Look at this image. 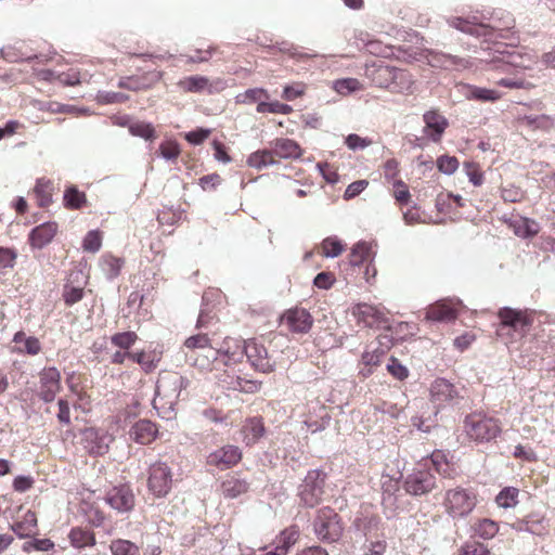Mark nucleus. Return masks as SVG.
Listing matches in <instances>:
<instances>
[{
    "instance_id": "obj_20",
    "label": "nucleus",
    "mask_w": 555,
    "mask_h": 555,
    "mask_svg": "<svg viewBox=\"0 0 555 555\" xmlns=\"http://www.w3.org/2000/svg\"><path fill=\"white\" fill-rule=\"evenodd\" d=\"M111 441L112 438L106 433L96 428L89 427L82 431L83 447L91 455L105 454Z\"/></svg>"
},
{
    "instance_id": "obj_31",
    "label": "nucleus",
    "mask_w": 555,
    "mask_h": 555,
    "mask_svg": "<svg viewBox=\"0 0 555 555\" xmlns=\"http://www.w3.org/2000/svg\"><path fill=\"white\" fill-rule=\"evenodd\" d=\"M162 359V353L156 350L145 351L138 350L131 351L130 361L139 364L141 369L146 373H152L156 370L159 361Z\"/></svg>"
},
{
    "instance_id": "obj_38",
    "label": "nucleus",
    "mask_w": 555,
    "mask_h": 555,
    "mask_svg": "<svg viewBox=\"0 0 555 555\" xmlns=\"http://www.w3.org/2000/svg\"><path fill=\"white\" fill-rule=\"evenodd\" d=\"M13 343L23 344V347L15 348L18 353L36 356L41 351V344L37 337L26 336L25 332L18 331L13 336Z\"/></svg>"
},
{
    "instance_id": "obj_43",
    "label": "nucleus",
    "mask_w": 555,
    "mask_h": 555,
    "mask_svg": "<svg viewBox=\"0 0 555 555\" xmlns=\"http://www.w3.org/2000/svg\"><path fill=\"white\" fill-rule=\"evenodd\" d=\"M209 86V79L205 76L194 75L184 77L178 81V87L183 92H202Z\"/></svg>"
},
{
    "instance_id": "obj_45",
    "label": "nucleus",
    "mask_w": 555,
    "mask_h": 555,
    "mask_svg": "<svg viewBox=\"0 0 555 555\" xmlns=\"http://www.w3.org/2000/svg\"><path fill=\"white\" fill-rule=\"evenodd\" d=\"M163 77L162 72H153L150 73L147 77H143L144 80H149L147 82H141L140 78H133L130 77L127 79V81H121L119 83L120 87L131 89V90H141V89H147L158 82Z\"/></svg>"
},
{
    "instance_id": "obj_12",
    "label": "nucleus",
    "mask_w": 555,
    "mask_h": 555,
    "mask_svg": "<svg viewBox=\"0 0 555 555\" xmlns=\"http://www.w3.org/2000/svg\"><path fill=\"white\" fill-rule=\"evenodd\" d=\"M312 315L304 308L295 307L288 309L281 317V325L296 334L308 333L312 327Z\"/></svg>"
},
{
    "instance_id": "obj_18",
    "label": "nucleus",
    "mask_w": 555,
    "mask_h": 555,
    "mask_svg": "<svg viewBox=\"0 0 555 555\" xmlns=\"http://www.w3.org/2000/svg\"><path fill=\"white\" fill-rule=\"evenodd\" d=\"M216 349L218 351V364H236L244 357V341L237 338L225 337L221 344L216 346Z\"/></svg>"
},
{
    "instance_id": "obj_26",
    "label": "nucleus",
    "mask_w": 555,
    "mask_h": 555,
    "mask_svg": "<svg viewBox=\"0 0 555 555\" xmlns=\"http://www.w3.org/2000/svg\"><path fill=\"white\" fill-rule=\"evenodd\" d=\"M518 530H525L532 534L543 537L548 533L550 525L544 515L530 513L516 524Z\"/></svg>"
},
{
    "instance_id": "obj_42",
    "label": "nucleus",
    "mask_w": 555,
    "mask_h": 555,
    "mask_svg": "<svg viewBox=\"0 0 555 555\" xmlns=\"http://www.w3.org/2000/svg\"><path fill=\"white\" fill-rule=\"evenodd\" d=\"M472 528L474 533L483 540H490L499 532V524L489 518L477 519Z\"/></svg>"
},
{
    "instance_id": "obj_50",
    "label": "nucleus",
    "mask_w": 555,
    "mask_h": 555,
    "mask_svg": "<svg viewBox=\"0 0 555 555\" xmlns=\"http://www.w3.org/2000/svg\"><path fill=\"white\" fill-rule=\"evenodd\" d=\"M333 88L337 93L348 95L351 92L363 90V85L357 78H343L335 80Z\"/></svg>"
},
{
    "instance_id": "obj_37",
    "label": "nucleus",
    "mask_w": 555,
    "mask_h": 555,
    "mask_svg": "<svg viewBox=\"0 0 555 555\" xmlns=\"http://www.w3.org/2000/svg\"><path fill=\"white\" fill-rule=\"evenodd\" d=\"M68 539L70 541L72 546H74L75 548L94 546L96 542L94 532L81 527L72 528L68 534Z\"/></svg>"
},
{
    "instance_id": "obj_16",
    "label": "nucleus",
    "mask_w": 555,
    "mask_h": 555,
    "mask_svg": "<svg viewBox=\"0 0 555 555\" xmlns=\"http://www.w3.org/2000/svg\"><path fill=\"white\" fill-rule=\"evenodd\" d=\"M425 124L423 132L433 142L439 143L449 127L448 119L437 108H431L423 114Z\"/></svg>"
},
{
    "instance_id": "obj_19",
    "label": "nucleus",
    "mask_w": 555,
    "mask_h": 555,
    "mask_svg": "<svg viewBox=\"0 0 555 555\" xmlns=\"http://www.w3.org/2000/svg\"><path fill=\"white\" fill-rule=\"evenodd\" d=\"M429 393L430 401L437 408L452 403L459 398V391L454 385L444 378H436L430 385Z\"/></svg>"
},
{
    "instance_id": "obj_44",
    "label": "nucleus",
    "mask_w": 555,
    "mask_h": 555,
    "mask_svg": "<svg viewBox=\"0 0 555 555\" xmlns=\"http://www.w3.org/2000/svg\"><path fill=\"white\" fill-rule=\"evenodd\" d=\"M125 260L112 254H104L101 257L100 266L108 279H115L119 275Z\"/></svg>"
},
{
    "instance_id": "obj_41",
    "label": "nucleus",
    "mask_w": 555,
    "mask_h": 555,
    "mask_svg": "<svg viewBox=\"0 0 555 555\" xmlns=\"http://www.w3.org/2000/svg\"><path fill=\"white\" fill-rule=\"evenodd\" d=\"M427 464L435 468V470L444 478H451L453 475V468L448 461L447 454L441 450H436L431 453L429 460H426Z\"/></svg>"
},
{
    "instance_id": "obj_59",
    "label": "nucleus",
    "mask_w": 555,
    "mask_h": 555,
    "mask_svg": "<svg viewBox=\"0 0 555 555\" xmlns=\"http://www.w3.org/2000/svg\"><path fill=\"white\" fill-rule=\"evenodd\" d=\"M231 388L246 393H255L260 390L261 383L237 376L235 382L232 383Z\"/></svg>"
},
{
    "instance_id": "obj_53",
    "label": "nucleus",
    "mask_w": 555,
    "mask_h": 555,
    "mask_svg": "<svg viewBox=\"0 0 555 555\" xmlns=\"http://www.w3.org/2000/svg\"><path fill=\"white\" fill-rule=\"evenodd\" d=\"M258 113H273V114H283L288 115L293 112V107L288 104L281 103L279 101L274 102H259L257 105Z\"/></svg>"
},
{
    "instance_id": "obj_25",
    "label": "nucleus",
    "mask_w": 555,
    "mask_h": 555,
    "mask_svg": "<svg viewBox=\"0 0 555 555\" xmlns=\"http://www.w3.org/2000/svg\"><path fill=\"white\" fill-rule=\"evenodd\" d=\"M10 529L20 538L26 539L37 534L38 519L34 511H26L20 518L10 525Z\"/></svg>"
},
{
    "instance_id": "obj_17",
    "label": "nucleus",
    "mask_w": 555,
    "mask_h": 555,
    "mask_svg": "<svg viewBox=\"0 0 555 555\" xmlns=\"http://www.w3.org/2000/svg\"><path fill=\"white\" fill-rule=\"evenodd\" d=\"M106 503L119 513L130 512L134 507L135 498L127 485L113 487L106 492Z\"/></svg>"
},
{
    "instance_id": "obj_15",
    "label": "nucleus",
    "mask_w": 555,
    "mask_h": 555,
    "mask_svg": "<svg viewBox=\"0 0 555 555\" xmlns=\"http://www.w3.org/2000/svg\"><path fill=\"white\" fill-rule=\"evenodd\" d=\"M61 389L60 371L56 367H44L39 373V398L44 402H52Z\"/></svg>"
},
{
    "instance_id": "obj_9",
    "label": "nucleus",
    "mask_w": 555,
    "mask_h": 555,
    "mask_svg": "<svg viewBox=\"0 0 555 555\" xmlns=\"http://www.w3.org/2000/svg\"><path fill=\"white\" fill-rule=\"evenodd\" d=\"M391 339L388 335H380L378 345H369L361 356L360 364L362 365L360 374L367 377L373 373L374 367L382 363L383 358L390 349Z\"/></svg>"
},
{
    "instance_id": "obj_36",
    "label": "nucleus",
    "mask_w": 555,
    "mask_h": 555,
    "mask_svg": "<svg viewBox=\"0 0 555 555\" xmlns=\"http://www.w3.org/2000/svg\"><path fill=\"white\" fill-rule=\"evenodd\" d=\"M63 203L69 210H79L87 206L88 199L85 192L79 191L76 185H70L64 191Z\"/></svg>"
},
{
    "instance_id": "obj_10",
    "label": "nucleus",
    "mask_w": 555,
    "mask_h": 555,
    "mask_svg": "<svg viewBox=\"0 0 555 555\" xmlns=\"http://www.w3.org/2000/svg\"><path fill=\"white\" fill-rule=\"evenodd\" d=\"M353 315L358 319L359 323H363L367 327L374 328H383L390 330L391 322L388 317V312H386L383 308L367 305V304H358L353 308Z\"/></svg>"
},
{
    "instance_id": "obj_5",
    "label": "nucleus",
    "mask_w": 555,
    "mask_h": 555,
    "mask_svg": "<svg viewBox=\"0 0 555 555\" xmlns=\"http://www.w3.org/2000/svg\"><path fill=\"white\" fill-rule=\"evenodd\" d=\"M450 25L463 33L476 36V37H495V38H507V33L514 28L515 21L508 16L507 22L500 26H491L478 20L477 16L469 18L453 17L450 21Z\"/></svg>"
},
{
    "instance_id": "obj_39",
    "label": "nucleus",
    "mask_w": 555,
    "mask_h": 555,
    "mask_svg": "<svg viewBox=\"0 0 555 555\" xmlns=\"http://www.w3.org/2000/svg\"><path fill=\"white\" fill-rule=\"evenodd\" d=\"M183 383V377L176 373H166L165 375H160L156 383V392L158 395L167 396L170 387H172V393L179 395L180 388Z\"/></svg>"
},
{
    "instance_id": "obj_47",
    "label": "nucleus",
    "mask_w": 555,
    "mask_h": 555,
    "mask_svg": "<svg viewBox=\"0 0 555 555\" xmlns=\"http://www.w3.org/2000/svg\"><path fill=\"white\" fill-rule=\"evenodd\" d=\"M519 490L515 487H505L495 496L499 507L511 508L518 504Z\"/></svg>"
},
{
    "instance_id": "obj_62",
    "label": "nucleus",
    "mask_w": 555,
    "mask_h": 555,
    "mask_svg": "<svg viewBox=\"0 0 555 555\" xmlns=\"http://www.w3.org/2000/svg\"><path fill=\"white\" fill-rule=\"evenodd\" d=\"M66 384L70 392L76 393L88 388V378L83 374L73 372L67 376Z\"/></svg>"
},
{
    "instance_id": "obj_51",
    "label": "nucleus",
    "mask_w": 555,
    "mask_h": 555,
    "mask_svg": "<svg viewBox=\"0 0 555 555\" xmlns=\"http://www.w3.org/2000/svg\"><path fill=\"white\" fill-rule=\"evenodd\" d=\"M345 250V245L336 237H326L321 243V255L337 257Z\"/></svg>"
},
{
    "instance_id": "obj_40",
    "label": "nucleus",
    "mask_w": 555,
    "mask_h": 555,
    "mask_svg": "<svg viewBox=\"0 0 555 555\" xmlns=\"http://www.w3.org/2000/svg\"><path fill=\"white\" fill-rule=\"evenodd\" d=\"M247 164L249 167L260 170L278 164V159L272 150H259L248 156Z\"/></svg>"
},
{
    "instance_id": "obj_34",
    "label": "nucleus",
    "mask_w": 555,
    "mask_h": 555,
    "mask_svg": "<svg viewBox=\"0 0 555 555\" xmlns=\"http://www.w3.org/2000/svg\"><path fill=\"white\" fill-rule=\"evenodd\" d=\"M54 191L53 182L47 178H40L36 181L33 193L36 197L37 205L41 208L50 206Z\"/></svg>"
},
{
    "instance_id": "obj_58",
    "label": "nucleus",
    "mask_w": 555,
    "mask_h": 555,
    "mask_svg": "<svg viewBox=\"0 0 555 555\" xmlns=\"http://www.w3.org/2000/svg\"><path fill=\"white\" fill-rule=\"evenodd\" d=\"M129 131L131 134L141 137L145 140H153L155 138V129L154 127L144 121H137L129 126Z\"/></svg>"
},
{
    "instance_id": "obj_52",
    "label": "nucleus",
    "mask_w": 555,
    "mask_h": 555,
    "mask_svg": "<svg viewBox=\"0 0 555 555\" xmlns=\"http://www.w3.org/2000/svg\"><path fill=\"white\" fill-rule=\"evenodd\" d=\"M494 83L496 86L508 88V89H530V88H532L531 82L526 80L524 77H520L517 75L495 79Z\"/></svg>"
},
{
    "instance_id": "obj_29",
    "label": "nucleus",
    "mask_w": 555,
    "mask_h": 555,
    "mask_svg": "<svg viewBox=\"0 0 555 555\" xmlns=\"http://www.w3.org/2000/svg\"><path fill=\"white\" fill-rule=\"evenodd\" d=\"M414 83V77L409 70L393 67L390 92L413 93Z\"/></svg>"
},
{
    "instance_id": "obj_32",
    "label": "nucleus",
    "mask_w": 555,
    "mask_h": 555,
    "mask_svg": "<svg viewBox=\"0 0 555 555\" xmlns=\"http://www.w3.org/2000/svg\"><path fill=\"white\" fill-rule=\"evenodd\" d=\"M264 425L261 417L247 418L242 426L243 441L247 446L255 444L264 435Z\"/></svg>"
},
{
    "instance_id": "obj_23",
    "label": "nucleus",
    "mask_w": 555,
    "mask_h": 555,
    "mask_svg": "<svg viewBox=\"0 0 555 555\" xmlns=\"http://www.w3.org/2000/svg\"><path fill=\"white\" fill-rule=\"evenodd\" d=\"M459 315L457 305L451 299L438 300L426 309V319L436 322H451Z\"/></svg>"
},
{
    "instance_id": "obj_60",
    "label": "nucleus",
    "mask_w": 555,
    "mask_h": 555,
    "mask_svg": "<svg viewBox=\"0 0 555 555\" xmlns=\"http://www.w3.org/2000/svg\"><path fill=\"white\" fill-rule=\"evenodd\" d=\"M388 373L398 380H404L409 377V370L397 358L391 357L387 364Z\"/></svg>"
},
{
    "instance_id": "obj_48",
    "label": "nucleus",
    "mask_w": 555,
    "mask_h": 555,
    "mask_svg": "<svg viewBox=\"0 0 555 555\" xmlns=\"http://www.w3.org/2000/svg\"><path fill=\"white\" fill-rule=\"evenodd\" d=\"M506 60H505V56L502 59L501 61V65L499 66V68H501L503 72H506L508 73L511 68H514V67H520V68H524V69H528V68H531L532 67V64L533 63H537V61H531V60H525L524 56L519 55V54H515V53H508L506 55Z\"/></svg>"
},
{
    "instance_id": "obj_11",
    "label": "nucleus",
    "mask_w": 555,
    "mask_h": 555,
    "mask_svg": "<svg viewBox=\"0 0 555 555\" xmlns=\"http://www.w3.org/2000/svg\"><path fill=\"white\" fill-rule=\"evenodd\" d=\"M244 356L251 366L262 373H270L274 370V362L268 353L263 344L256 339H248L244 341Z\"/></svg>"
},
{
    "instance_id": "obj_21",
    "label": "nucleus",
    "mask_w": 555,
    "mask_h": 555,
    "mask_svg": "<svg viewBox=\"0 0 555 555\" xmlns=\"http://www.w3.org/2000/svg\"><path fill=\"white\" fill-rule=\"evenodd\" d=\"M427 64L431 67L441 69H465L470 67L472 63L468 59L460 57L437 51H428L426 55Z\"/></svg>"
},
{
    "instance_id": "obj_27",
    "label": "nucleus",
    "mask_w": 555,
    "mask_h": 555,
    "mask_svg": "<svg viewBox=\"0 0 555 555\" xmlns=\"http://www.w3.org/2000/svg\"><path fill=\"white\" fill-rule=\"evenodd\" d=\"M129 434L137 443L150 444L156 439L158 428L149 420H140L131 427Z\"/></svg>"
},
{
    "instance_id": "obj_2",
    "label": "nucleus",
    "mask_w": 555,
    "mask_h": 555,
    "mask_svg": "<svg viewBox=\"0 0 555 555\" xmlns=\"http://www.w3.org/2000/svg\"><path fill=\"white\" fill-rule=\"evenodd\" d=\"M463 431L469 441L488 443L495 440L502 434V423L494 416L476 411L465 416Z\"/></svg>"
},
{
    "instance_id": "obj_6",
    "label": "nucleus",
    "mask_w": 555,
    "mask_h": 555,
    "mask_svg": "<svg viewBox=\"0 0 555 555\" xmlns=\"http://www.w3.org/2000/svg\"><path fill=\"white\" fill-rule=\"evenodd\" d=\"M326 473L321 469H311L307 473L298 489L300 502L307 507L320 504L324 494Z\"/></svg>"
},
{
    "instance_id": "obj_1",
    "label": "nucleus",
    "mask_w": 555,
    "mask_h": 555,
    "mask_svg": "<svg viewBox=\"0 0 555 555\" xmlns=\"http://www.w3.org/2000/svg\"><path fill=\"white\" fill-rule=\"evenodd\" d=\"M186 359L201 371H212L218 365V351L207 334H196L183 343Z\"/></svg>"
},
{
    "instance_id": "obj_3",
    "label": "nucleus",
    "mask_w": 555,
    "mask_h": 555,
    "mask_svg": "<svg viewBox=\"0 0 555 555\" xmlns=\"http://www.w3.org/2000/svg\"><path fill=\"white\" fill-rule=\"evenodd\" d=\"M477 503V492L472 488L461 486L447 489L441 501L446 514L452 519L467 517L475 509Z\"/></svg>"
},
{
    "instance_id": "obj_8",
    "label": "nucleus",
    "mask_w": 555,
    "mask_h": 555,
    "mask_svg": "<svg viewBox=\"0 0 555 555\" xmlns=\"http://www.w3.org/2000/svg\"><path fill=\"white\" fill-rule=\"evenodd\" d=\"M340 519L334 509L324 507L319 509L314 520V532L324 542H335L343 534Z\"/></svg>"
},
{
    "instance_id": "obj_61",
    "label": "nucleus",
    "mask_w": 555,
    "mask_h": 555,
    "mask_svg": "<svg viewBox=\"0 0 555 555\" xmlns=\"http://www.w3.org/2000/svg\"><path fill=\"white\" fill-rule=\"evenodd\" d=\"M460 166L459 159L455 156L442 155L437 158V168L446 175L454 173Z\"/></svg>"
},
{
    "instance_id": "obj_24",
    "label": "nucleus",
    "mask_w": 555,
    "mask_h": 555,
    "mask_svg": "<svg viewBox=\"0 0 555 555\" xmlns=\"http://www.w3.org/2000/svg\"><path fill=\"white\" fill-rule=\"evenodd\" d=\"M59 232V225L54 221H48L35 227L29 235L28 243L33 249H42L49 245Z\"/></svg>"
},
{
    "instance_id": "obj_46",
    "label": "nucleus",
    "mask_w": 555,
    "mask_h": 555,
    "mask_svg": "<svg viewBox=\"0 0 555 555\" xmlns=\"http://www.w3.org/2000/svg\"><path fill=\"white\" fill-rule=\"evenodd\" d=\"M139 339L135 332H118L111 336V344L121 350L131 351L130 349Z\"/></svg>"
},
{
    "instance_id": "obj_22",
    "label": "nucleus",
    "mask_w": 555,
    "mask_h": 555,
    "mask_svg": "<svg viewBox=\"0 0 555 555\" xmlns=\"http://www.w3.org/2000/svg\"><path fill=\"white\" fill-rule=\"evenodd\" d=\"M393 66L385 65L384 62H372L365 64L364 75L371 82L382 89L391 87Z\"/></svg>"
},
{
    "instance_id": "obj_35",
    "label": "nucleus",
    "mask_w": 555,
    "mask_h": 555,
    "mask_svg": "<svg viewBox=\"0 0 555 555\" xmlns=\"http://www.w3.org/2000/svg\"><path fill=\"white\" fill-rule=\"evenodd\" d=\"M300 538V529L297 525H291L283 529L275 538V545L287 555Z\"/></svg>"
},
{
    "instance_id": "obj_33",
    "label": "nucleus",
    "mask_w": 555,
    "mask_h": 555,
    "mask_svg": "<svg viewBox=\"0 0 555 555\" xmlns=\"http://www.w3.org/2000/svg\"><path fill=\"white\" fill-rule=\"evenodd\" d=\"M375 253L372 246L365 242H359L351 248L349 254V262L353 267L373 262Z\"/></svg>"
},
{
    "instance_id": "obj_54",
    "label": "nucleus",
    "mask_w": 555,
    "mask_h": 555,
    "mask_svg": "<svg viewBox=\"0 0 555 555\" xmlns=\"http://www.w3.org/2000/svg\"><path fill=\"white\" fill-rule=\"evenodd\" d=\"M463 169L466 176L468 177L469 181L475 186H480L483 183L485 176L478 163L465 162L463 164Z\"/></svg>"
},
{
    "instance_id": "obj_64",
    "label": "nucleus",
    "mask_w": 555,
    "mask_h": 555,
    "mask_svg": "<svg viewBox=\"0 0 555 555\" xmlns=\"http://www.w3.org/2000/svg\"><path fill=\"white\" fill-rule=\"evenodd\" d=\"M160 155L166 159H177L181 153L177 141L167 140L159 145Z\"/></svg>"
},
{
    "instance_id": "obj_63",
    "label": "nucleus",
    "mask_w": 555,
    "mask_h": 555,
    "mask_svg": "<svg viewBox=\"0 0 555 555\" xmlns=\"http://www.w3.org/2000/svg\"><path fill=\"white\" fill-rule=\"evenodd\" d=\"M63 298L66 306H73L83 298V287L66 284L63 291Z\"/></svg>"
},
{
    "instance_id": "obj_55",
    "label": "nucleus",
    "mask_w": 555,
    "mask_h": 555,
    "mask_svg": "<svg viewBox=\"0 0 555 555\" xmlns=\"http://www.w3.org/2000/svg\"><path fill=\"white\" fill-rule=\"evenodd\" d=\"M269 94L267 90L262 88H253L248 89L243 93L237 94L236 102L237 103H255L261 102V99H268Z\"/></svg>"
},
{
    "instance_id": "obj_56",
    "label": "nucleus",
    "mask_w": 555,
    "mask_h": 555,
    "mask_svg": "<svg viewBox=\"0 0 555 555\" xmlns=\"http://www.w3.org/2000/svg\"><path fill=\"white\" fill-rule=\"evenodd\" d=\"M501 197L505 203H520L525 198V192L519 186L506 184L501 189Z\"/></svg>"
},
{
    "instance_id": "obj_49",
    "label": "nucleus",
    "mask_w": 555,
    "mask_h": 555,
    "mask_svg": "<svg viewBox=\"0 0 555 555\" xmlns=\"http://www.w3.org/2000/svg\"><path fill=\"white\" fill-rule=\"evenodd\" d=\"M112 555H140L138 545L125 539H115L109 544Z\"/></svg>"
},
{
    "instance_id": "obj_13",
    "label": "nucleus",
    "mask_w": 555,
    "mask_h": 555,
    "mask_svg": "<svg viewBox=\"0 0 555 555\" xmlns=\"http://www.w3.org/2000/svg\"><path fill=\"white\" fill-rule=\"evenodd\" d=\"M149 489L156 496H165L171 488V472L166 463L157 462L150 467Z\"/></svg>"
},
{
    "instance_id": "obj_14",
    "label": "nucleus",
    "mask_w": 555,
    "mask_h": 555,
    "mask_svg": "<svg viewBox=\"0 0 555 555\" xmlns=\"http://www.w3.org/2000/svg\"><path fill=\"white\" fill-rule=\"evenodd\" d=\"M243 457L238 447L225 444L208 454L206 463L220 470L230 469L241 462Z\"/></svg>"
},
{
    "instance_id": "obj_4",
    "label": "nucleus",
    "mask_w": 555,
    "mask_h": 555,
    "mask_svg": "<svg viewBox=\"0 0 555 555\" xmlns=\"http://www.w3.org/2000/svg\"><path fill=\"white\" fill-rule=\"evenodd\" d=\"M498 317L501 321L496 330L499 336L509 335L511 331H514L524 337L533 324L534 311L504 307L499 310Z\"/></svg>"
},
{
    "instance_id": "obj_7",
    "label": "nucleus",
    "mask_w": 555,
    "mask_h": 555,
    "mask_svg": "<svg viewBox=\"0 0 555 555\" xmlns=\"http://www.w3.org/2000/svg\"><path fill=\"white\" fill-rule=\"evenodd\" d=\"M403 487L406 493L415 496L427 494L436 488V477L427 467L426 459L405 477Z\"/></svg>"
},
{
    "instance_id": "obj_28",
    "label": "nucleus",
    "mask_w": 555,
    "mask_h": 555,
    "mask_svg": "<svg viewBox=\"0 0 555 555\" xmlns=\"http://www.w3.org/2000/svg\"><path fill=\"white\" fill-rule=\"evenodd\" d=\"M275 158H299L302 154L300 145L287 138H280L271 143Z\"/></svg>"
},
{
    "instance_id": "obj_30",
    "label": "nucleus",
    "mask_w": 555,
    "mask_h": 555,
    "mask_svg": "<svg viewBox=\"0 0 555 555\" xmlns=\"http://www.w3.org/2000/svg\"><path fill=\"white\" fill-rule=\"evenodd\" d=\"M221 493L227 499H235L249 490V482L236 475H229L221 482Z\"/></svg>"
},
{
    "instance_id": "obj_57",
    "label": "nucleus",
    "mask_w": 555,
    "mask_h": 555,
    "mask_svg": "<svg viewBox=\"0 0 555 555\" xmlns=\"http://www.w3.org/2000/svg\"><path fill=\"white\" fill-rule=\"evenodd\" d=\"M102 246V234L98 230L89 231L83 241L82 248L85 251L96 253Z\"/></svg>"
}]
</instances>
